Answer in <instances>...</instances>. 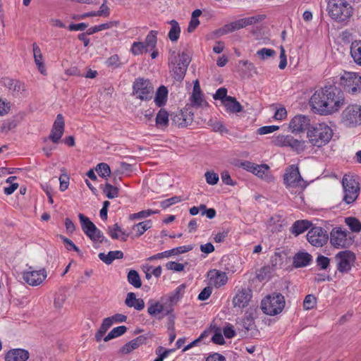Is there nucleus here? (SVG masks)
<instances>
[{"label": "nucleus", "mask_w": 361, "mask_h": 361, "mask_svg": "<svg viewBox=\"0 0 361 361\" xmlns=\"http://www.w3.org/2000/svg\"><path fill=\"white\" fill-rule=\"evenodd\" d=\"M274 271V268L269 265L264 266L257 272V279L259 281H264L269 279Z\"/></svg>", "instance_id": "nucleus-44"}, {"label": "nucleus", "mask_w": 361, "mask_h": 361, "mask_svg": "<svg viewBox=\"0 0 361 361\" xmlns=\"http://www.w3.org/2000/svg\"><path fill=\"white\" fill-rule=\"evenodd\" d=\"M289 147L297 152L303 151L305 149V141L298 140L291 136Z\"/></svg>", "instance_id": "nucleus-53"}, {"label": "nucleus", "mask_w": 361, "mask_h": 361, "mask_svg": "<svg viewBox=\"0 0 361 361\" xmlns=\"http://www.w3.org/2000/svg\"><path fill=\"white\" fill-rule=\"evenodd\" d=\"M279 128L277 126H263L257 130V133L259 135H266L273 133L275 130H277Z\"/></svg>", "instance_id": "nucleus-63"}, {"label": "nucleus", "mask_w": 361, "mask_h": 361, "mask_svg": "<svg viewBox=\"0 0 361 361\" xmlns=\"http://www.w3.org/2000/svg\"><path fill=\"white\" fill-rule=\"evenodd\" d=\"M256 54L262 60H265L269 57L274 56L276 55V51L273 49L268 48H262L259 49Z\"/></svg>", "instance_id": "nucleus-52"}, {"label": "nucleus", "mask_w": 361, "mask_h": 361, "mask_svg": "<svg viewBox=\"0 0 361 361\" xmlns=\"http://www.w3.org/2000/svg\"><path fill=\"white\" fill-rule=\"evenodd\" d=\"M128 282L134 286L135 288H139L142 286V281L138 272L135 270H130L127 275Z\"/></svg>", "instance_id": "nucleus-39"}, {"label": "nucleus", "mask_w": 361, "mask_h": 361, "mask_svg": "<svg viewBox=\"0 0 361 361\" xmlns=\"http://www.w3.org/2000/svg\"><path fill=\"white\" fill-rule=\"evenodd\" d=\"M169 113L163 109H161L156 116V126L159 128H166L169 125Z\"/></svg>", "instance_id": "nucleus-34"}, {"label": "nucleus", "mask_w": 361, "mask_h": 361, "mask_svg": "<svg viewBox=\"0 0 361 361\" xmlns=\"http://www.w3.org/2000/svg\"><path fill=\"white\" fill-rule=\"evenodd\" d=\"M341 84L351 94L361 90V76L356 73L347 72L341 78Z\"/></svg>", "instance_id": "nucleus-13"}, {"label": "nucleus", "mask_w": 361, "mask_h": 361, "mask_svg": "<svg viewBox=\"0 0 361 361\" xmlns=\"http://www.w3.org/2000/svg\"><path fill=\"white\" fill-rule=\"evenodd\" d=\"M147 338L145 336H140L126 343L120 350L121 353L122 354H129L133 350L138 348L141 345H142Z\"/></svg>", "instance_id": "nucleus-23"}, {"label": "nucleus", "mask_w": 361, "mask_h": 361, "mask_svg": "<svg viewBox=\"0 0 361 361\" xmlns=\"http://www.w3.org/2000/svg\"><path fill=\"white\" fill-rule=\"evenodd\" d=\"M317 299L313 295H307L303 301V307L306 310H312L316 305Z\"/></svg>", "instance_id": "nucleus-51"}, {"label": "nucleus", "mask_w": 361, "mask_h": 361, "mask_svg": "<svg viewBox=\"0 0 361 361\" xmlns=\"http://www.w3.org/2000/svg\"><path fill=\"white\" fill-rule=\"evenodd\" d=\"M80 222L81 224L82 229L85 233L94 226V224L90 220L88 217L85 216L83 214L80 213L78 214Z\"/></svg>", "instance_id": "nucleus-48"}, {"label": "nucleus", "mask_w": 361, "mask_h": 361, "mask_svg": "<svg viewBox=\"0 0 361 361\" xmlns=\"http://www.w3.org/2000/svg\"><path fill=\"white\" fill-rule=\"evenodd\" d=\"M66 300V295L63 293H58L54 298V305L55 308L60 310Z\"/></svg>", "instance_id": "nucleus-56"}, {"label": "nucleus", "mask_w": 361, "mask_h": 361, "mask_svg": "<svg viewBox=\"0 0 361 361\" xmlns=\"http://www.w3.org/2000/svg\"><path fill=\"white\" fill-rule=\"evenodd\" d=\"M209 125L212 128V130L215 132L227 133L228 130L220 121L209 120Z\"/></svg>", "instance_id": "nucleus-55"}, {"label": "nucleus", "mask_w": 361, "mask_h": 361, "mask_svg": "<svg viewBox=\"0 0 361 361\" xmlns=\"http://www.w3.org/2000/svg\"><path fill=\"white\" fill-rule=\"evenodd\" d=\"M166 268L169 270L180 272L183 271L185 265L176 262H169L165 265Z\"/></svg>", "instance_id": "nucleus-60"}, {"label": "nucleus", "mask_w": 361, "mask_h": 361, "mask_svg": "<svg viewBox=\"0 0 361 361\" xmlns=\"http://www.w3.org/2000/svg\"><path fill=\"white\" fill-rule=\"evenodd\" d=\"M192 116L193 114L190 112L188 114L187 111H181L179 113L171 115V123L178 128L186 127L192 123Z\"/></svg>", "instance_id": "nucleus-20"}, {"label": "nucleus", "mask_w": 361, "mask_h": 361, "mask_svg": "<svg viewBox=\"0 0 361 361\" xmlns=\"http://www.w3.org/2000/svg\"><path fill=\"white\" fill-rule=\"evenodd\" d=\"M291 135H281L276 139V144L283 147H289Z\"/></svg>", "instance_id": "nucleus-64"}, {"label": "nucleus", "mask_w": 361, "mask_h": 361, "mask_svg": "<svg viewBox=\"0 0 361 361\" xmlns=\"http://www.w3.org/2000/svg\"><path fill=\"white\" fill-rule=\"evenodd\" d=\"M285 299L282 294L274 293L265 297L261 302L264 313L268 315H276L282 312L285 307Z\"/></svg>", "instance_id": "nucleus-6"}, {"label": "nucleus", "mask_w": 361, "mask_h": 361, "mask_svg": "<svg viewBox=\"0 0 361 361\" xmlns=\"http://www.w3.org/2000/svg\"><path fill=\"white\" fill-rule=\"evenodd\" d=\"M59 237L61 239V240L63 241L66 248L68 250H73L75 252H77L78 253L80 252V250H79V248L74 244V243L72 240H71L68 238L64 237L61 235Z\"/></svg>", "instance_id": "nucleus-58"}, {"label": "nucleus", "mask_w": 361, "mask_h": 361, "mask_svg": "<svg viewBox=\"0 0 361 361\" xmlns=\"http://www.w3.org/2000/svg\"><path fill=\"white\" fill-rule=\"evenodd\" d=\"M283 180L286 186L289 188H298L302 190L306 186L300 176L298 167L295 165H291L287 168L283 176Z\"/></svg>", "instance_id": "nucleus-12"}, {"label": "nucleus", "mask_w": 361, "mask_h": 361, "mask_svg": "<svg viewBox=\"0 0 361 361\" xmlns=\"http://www.w3.org/2000/svg\"><path fill=\"white\" fill-rule=\"evenodd\" d=\"M329 239L327 232L322 227H312L307 234V240L313 246L320 247L325 245Z\"/></svg>", "instance_id": "nucleus-14"}, {"label": "nucleus", "mask_w": 361, "mask_h": 361, "mask_svg": "<svg viewBox=\"0 0 361 361\" xmlns=\"http://www.w3.org/2000/svg\"><path fill=\"white\" fill-rule=\"evenodd\" d=\"M207 331H209L208 335L211 333H214V335L212 337V341L214 343L219 345L224 344L225 341L221 334V330L219 327L212 324L210 326V329Z\"/></svg>", "instance_id": "nucleus-37"}, {"label": "nucleus", "mask_w": 361, "mask_h": 361, "mask_svg": "<svg viewBox=\"0 0 361 361\" xmlns=\"http://www.w3.org/2000/svg\"><path fill=\"white\" fill-rule=\"evenodd\" d=\"M269 167L267 164H261V165H257L255 167V170L253 171V173L258 177H260L262 178H265L266 180H269L271 178V177L269 174Z\"/></svg>", "instance_id": "nucleus-40"}, {"label": "nucleus", "mask_w": 361, "mask_h": 361, "mask_svg": "<svg viewBox=\"0 0 361 361\" xmlns=\"http://www.w3.org/2000/svg\"><path fill=\"white\" fill-rule=\"evenodd\" d=\"M108 233L113 239L120 238L122 241H126L128 233L123 231L118 224H114L112 227L108 228Z\"/></svg>", "instance_id": "nucleus-29"}, {"label": "nucleus", "mask_w": 361, "mask_h": 361, "mask_svg": "<svg viewBox=\"0 0 361 361\" xmlns=\"http://www.w3.org/2000/svg\"><path fill=\"white\" fill-rule=\"evenodd\" d=\"M350 54L354 61L361 66V41H355L350 46Z\"/></svg>", "instance_id": "nucleus-35"}, {"label": "nucleus", "mask_w": 361, "mask_h": 361, "mask_svg": "<svg viewBox=\"0 0 361 361\" xmlns=\"http://www.w3.org/2000/svg\"><path fill=\"white\" fill-rule=\"evenodd\" d=\"M211 281L216 287H221L226 283L228 277L225 272L214 270L211 272Z\"/></svg>", "instance_id": "nucleus-31"}, {"label": "nucleus", "mask_w": 361, "mask_h": 361, "mask_svg": "<svg viewBox=\"0 0 361 361\" xmlns=\"http://www.w3.org/2000/svg\"><path fill=\"white\" fill-rule=\"evenodd\" d=\"M307 135L313 146L321 147L331 140L333 130L324 123H317L308 130Z\"/></svg>", "instance_id": "nucleus-2"}, {"label": "nucleus", "mask_w": 361, "mask_h": 361, "mask_svg": "<svg viewBox=\"0 0 361 361\" xmlns=\"http://www.w3.org/2000/svg\"><path fill=\"white\" fill-rule=\"evenodd\" d=\"M65 122L62 114L57 115L53 124L49 138L54 142L58 143L64 132Z\"/></svg>", "instance_id": "nucleus-17"}, {"label": "nucleus", "mask_w": 361, "mask_h": 361, "mask_svg": "<svg viewBox=\"0 0 361 361\" xmlns=\"http://www.w3.org/2000/svg\"><path fill=\"white\" fill-rule=\"evenodd\" d=\"M310 119L304 115H297L293 117L289 123V128L292 133H300L308 128L310 126Z\"/></svg>", "instance_id": "nucleus-19"}, {"label": "nucleus", "mask_w": 361, "mask_h": 361, "mask_svg": "<svg viewBox=\"0 0 361 361\" xmlns=\"http://www.w3.org/2000/svg\"><path fill=\"white\" fill-rule=\"evenodd\" d=\"M1 84L9 90L12 91L15 94H18L21 91L25 90V85L23 83L9 78H1Z\"/></svg>", "instance_id": "nucleus-22"}, {"label": "nucleus", "mask_w": 361, "mask_h": 361, "mask_svg": "<svg viewBox=\"0 0 361 361\" xmlns=\"http://www.w3.org/2000/svg\"><path fill=\"white\" fill-rule=\"evenodd\" d=\"M32 50L35 62L38 68V70L40 71L42 74L44 75L46 70L44 68L43 56L41 52V49L36 43H34L32 44Z\"/></svg>", "instance_id": "nucleus-30"}, {"label": "nucleus", "mask_w": 361, "mask_h": 361, "mask_svg": "<svg viewBox=\"0 0 361 361\" xmlns=\"http://www.w3.org/2000/svg\"><path fill=\"white\" fill-rule=\"evenodd\" d=\"M151 227V221H145L140 222L134 226L133 229L137 230V236L142 235L147 230Z\"/></svg>", "instance_id": "nucleus-50"}, {"label": "nucleus", "mask_w": 361, "mask_h": 361, "mask_svg": "<svg viewBox=\"0 0 361 361\" xmlns=\"http://www.w3.org/2000/svg\"><path fill=\"white\" fill-rule=\"evenodd\" d=\"M123 253L122 251H110L107 255L102 252L99 254V258L106 264H110L114 259H122Z\"/></svg>", "instance_id": "nucleus-32"}, {"label": "nucleus", "mask_w": 361, "mask_h": 361, "mask_svg": "<svg viewBox=\"0 0 361 361\" xmlns=\"http://www.w3.org/2000/svg\"><path fill=\"white\" fill-rule=\"evenodd\" d=\"M47 276V271L42 268L38 271L33 270L32 267H30L27 270L25 271L23 274V280L30 286H37L43 283Z\"/></svg>", "instance_id": "nucleus-15"}, {"label": "nucleus", "mask_w": 361, "mask_h": 361, "mask_svg": "<svg viewBox=\"0 0 361 361\" xmlns=\"http://www.w3.org/2000/svg\"><path fill=\"white\" fill-rule=\"evenodd\" d=\"M342 121L346 126L354 127L361 124V106L348 105L342 113Z\"/></svg>", "instance_id": "nucleus-11"}, {"label": "nucleus", "mask_w": 361, "mask_h": 361, "mask_svg": "<svg viewBox=\"0 0 361 361\" xmlns=\"http://www.w3.org/2000/svg\"><path fill=\"white\" fill-rule=\"evenodd\" d=\"M190 61L191 58L188 54L183 52L176 56L175 52H173L169 59V64L176 80L181 81L184 78Z\"/></svg>", "instance_id": "nucleus-4"}, {"label": "nucleus", "mask_w": 361, "mask_h": 361, "mask_svg": "<svg viewBox=\"0 0 361 361\" xmlns=\"http://www.w3.org/2000/svg\"><path fill=\"white\" fill-rule=\"evenodd\" d=\"M213 97L216 100H221L222 103L224 104V101L226 99V97H228L227 95V89L225 87H220L216 90Z\"/></svg>", "instance_id": "nucleus-61"}, {"label": "nucleus", "mask_w": 361, "mask_h": 361, "mask_svg": "<svg viewBox=\"0 0 361 361\" xmlns=\"http://www.w3.org/2000/svg\"><path fill=\"white\" fill-rule=\"evenodd\" d=\"M206 181L208 184L214 185L219 181V175L213 171H207L204 174Z\"/></svg>", "instance_id": "nucleus-57"}, {"label": "nucleus", "mask_w": 361, "mask_h": 361, "mask_svg": "<svg viewBox=\"0 0 361 361\" xmlns=\"http://www.w3.org/2000/svg\"><path fill=\"white\" fill-rule=\"evenodd\" d=\"M96 171L98 173V174L104 178H106L111 174L110 167L106 163H100L97 164L96 167Z\"/></svg>", "instance_id": "nucleus-49"}, {"label": "nucleus", "mask_w": 361, "mask_h": 361, "mask_svg": "<svg viewBox=\"0 0 361 361\" xmlns=\"http://www.w3.org/2000/svg\"><path fill=\"white\" fill-rule=\"evenodd\" d=\"M130 51L133 55L138 56L144 52H147L149 49L142 42H135L131 46Z\"/></svg>", "instance_id": "nucleus-46"}, {"label": "nucleus", "mask_w": 361, "mask_h": 361, "mask_svg": "<svg viewBox=\"0 0 361 361\" xmlns=\"http://www.w3.org/2000/svg\"><path fill=\"white\" fill-rule=\"evenodd\" d=\"M106 64L108 67L112 68H117L121 66V63L119 61V57L117 54H114L110 56L106 61Z\"/></svg>", "instance_id": "nucleus-59"}, {"label": "nucleus", "mask_w": 361, "mask_h": 361, "mask_svg": "<svg viewBox=\"0 0 361 361\" xmlns=\"http://www.w3.org/2000/svg\"><path fill=\"white\" fill-rule=\"evenodd\" d=\"M157 32L151 30L146 36L145 40L143 43L149 50H152L156 47L157 42Z\"/></svg>", "instance_id": "nucleus-42"}, {"label": "nucleus", "mask_w": 361, "mask_h": 361, "mask_svg": "<svg viewBox=\"0 0 361 361\" xmlns=\"http://www.w3.org/2000/svg\"><path fill=\"white\" fill-rule=\"evenodd\" d=\"M252 298V291L249 288H243L237 292L233 299L234 307L243 309L247 307Z\"/></svg>", "instance_id": "nucleus-18"}, {"label": "nucleus", "mask_w": 361, "mask_h": 361, "mask_svg": "<svg viewBox=\"0 0 361 361\" xmlns=\"http://www.w3.org/2000/svg\"><path fill=\"white\" fill-rule=\"evenodd\" d=\"M312 257L307 252H298L293 257V265L295 267H303L307 266L312 261Z\"/></svg>", "instance_id": "nucleus-26"}, {"label": "nucleus", "mask_w": 361, "mask_h": 361, "mask_svg": "<svg viewBox=\"0 0 361 361\" xmlns=\"http://www.w3.org/2000/svg\"><path fill=\"white\" fill-rule=\"evenodd\" d=\"M30 353L23 348H15L8 350L5 355V361H27Z\"/></svg>", "instance_id": "nucleus-21"}, {"label": "nucleus", "mask_w": 361, "mask_h": 361, "mask_svg": "<svg viewBox=\"0 0 361 361\" xmlns=\"http://www.w3.org/2000/svg\"><path fill=\"white\" fill-rule=\"evenodd\" d=\"M327 9L329 16L338 22L348 20L353 13L352 6L345 0H330Z\"/></svg>", "instance_id": "nucleus-3"}, {"label": "nucleus", "mask_w": 361, "mask_h": 361, "mask_svg": "<svg viewBox=\"0 0 361 361\" xmlns=\"http://www.w3.org/2000/svg\"><path fill=\"white\" fill-rule=\"evenodd\" d=\"M168 96V90L165 86H160L155 95L154 102L156 105L161 107L165 105Z\"/></svg>", "instance_id": "nucleus-33"}, {"label": "nucleus", "mask_w": 361, "mask_h": 361, "mask_svg": "<svg viewBox=\"0 0 361 361\" xmlns=\"http://www.w3.org/2000/svg\"><path fill=\"white\" fill-rule=\"evenodd\" d=\"M173 309L169 305V301L164 300V296L161 298L159 302H149V305L147 309V312L149 315L154 316L157 314L164 312V315H168L172 312Z\"/></svg>", "instance_id": "nucleus-16"}, {"label": "nucleus", "mask_w": 361, "mask_h": 361, "mask_svg": "<svg viewBox=\"0 0 361 361\" xmlns=\"http://www.w3.org/2000/svg\"><path fill=\"white\" fill-rule=\"evenodd\" d=\"M345 223L349 226L352 232L358 233L361 231V223L355 217H347Z\"/></svg>", "instance_id": "nucleus-45"}, {"label": "nucleus", "mask_w": 361, "mask_h": 361, "mask_svg": "<svg viewBox=\"0 0 361 361\" xmlns=\"http://www.w3.org/2000/svg\"><path fill=\"white\" fill-rule=\"evenodd\" d=\"M330 259L323 255H319L317 258V264L322 269H326L329 266Z\"/></svg>", "instance_id": "nucleus-62"}, {"label": "nucleus", "mask_w": 361, "mask_h": 361, "mask_svg": "<svg viewBox=\"0 0 361 361\" xmlns=\"http://www.w3.org/2000/svg\"><path fill=\"white\" fill-rule=\"evenodd\" d=\"M311 226L312 223L308 220H298L292 225L290 232L297 236L306 231Z\"/></svg>", "instance_id": "nucleus-27"}, {"label": "nucleus", "mask_w": 361, "mask_h": 361, "mask_svg": "<svg viewBox=\"0 0 361 361\" xmlns=\"http://www.w3.org/2000/svg\"><path fill=\"white\" fill-rule=\"evenodd\" d=\"M229 113L237 114L243 111V106L235 97L228 96L223 104Z\"/></svg>", "instance_id": "nucleus-28"}, {"label": "nucleus", "mask_w": 361, "mask_h": 361, "mask_svg": "<svg viewBox=\"0 0 361 361\" xmlns=\"http://www.w3.org/2000/svg\"><path fill=\"white\" fill-rule=\"evenodd\" d=\"M171 25V29L169 32V38L171 42H176L180 36V27L178 23L175 20H171L169 22Z\"/></svg>", "instance_id": "nucleus-36"}, {"label": "nucleus", "mask_w": 361, "mask_h": 361, "mask_svg": "<svg viewBox=\"0 0 361 361\" xmlns=\"http://www.w3.org/2000/svg\"><path fill=\"white\" fill-rule=\"evenodd\" d=\"M329 239L335 248H348L353 244L355 235L345 228L335 227L330 232Z\"/></svg>", "instance_id": "nucleus-5"}, {"label": "nucleus", "mask_w": 361, "mask_h": 361, "mask_svg": "<svg viewBox=\"0 0 361 361\" xmlns=\"http://www.w3.org/2000/svg\"><path fill=\"white\" fill-rule=\"evenodd\" d=\"M155 213H157V212L153 211L152 209L142 210L140 212L130 214V219L134 220V219H145V218L149 216L150 214H155Z\"/></svg>", "instance_id": "nucleus-54"}, {"label": "nucleus", "mask_w": 361, "mask_h": 361, "mask_svg": "<svg viewBox=\"0 0 361 361\" xmlns=\"http://www.w3.org/2000/svg\"><path fill=\"white\" fill-rule=\"evenodd\" d=\"M265 16L264 15H257L241 18L224 25L216 31V33L220 36L226 35L235 30H238L241 28L245 27L247 25H254L259 21L263 20Z\"/></svg>", "instance_id": "nucleus-7"}, {"label": "nucleus", "mask_w": 361, "mask_h": 361, "mask_svg": "<svg viewBox=\"0 0 361 361\" xmlns=\"http://www.w3.org/2000/svg\"><path fill=\"white\" fill-rule=\"evenodd\" d=\"M355 255L350 250L341 251L335 256L336 267L339 272L346 274L350 271L355 262Z\"/></svg>", "instance_id": "nucleus-10"}, {"label": "nucleus", "mask_w": 361, "mask_h": 361, "mask_svg": "<svg viewBox=\"0 0 361 361\" xmlns=\"http://www.w3.org/2000/svg\"><path fill=\"white\" fill-rule=\"evenodd\" d=\"M343 188V201L345 203H353L360 194V185L355 178L350 175H344L342 178Z\"/></svg>", "instance_id": "nucleus-8"}, {"label": "nucleus", "mask_w": 361, "mask_h": 361, "mask_svg": "<svg viewBox=\"0 0 361 361\" xmlns=\"http://www.w3.org/2000/svg\"><path fill=\"white\" fill-rule=\"evenodd\" d=\"M191 104L193 107L199 108V107H207L208 106V103L202 98V94H192L190 97Z\"/></svg>", "instance_id": "nucleus-43"}, {"label": "nucleus", "mask_w": 361, "mask_h": 361, "mask_svg": "<svg viewBox=\"0 0 361 361\" xmlns=\"http://www.w3.org/2000/svg\"><path fill=\"white\" fill-rule=\"evenodd\" d=\"M92 240L99 243L106 242L107 239L104 236L102 232L95 225L85 233Z\"/></svg>", "instance_id": "nucleus-38"}, {"label": "nucleus", "mask_w": 361, "mask_h": 361, "mask_svg": "<svg viewBox=\"0 0 361 361\" xmlns=\"http://www.w3.org/2000/svg\"><path fill=\"white\" fill-rule=\"evenodd\" d=\"M154 87L149 80L137 78L133 85V93L141 100H149L152 97Z\"/></svg>", "instance_id": "nucleus-9"}, {"label": "nucleus", "mask_w": 361, "mask_h": 361, "mask_svg": "<svg viewBox=\"0 0 361 361\" xmlns=\"http://www.w3.org/2000/svg\"><path fill=\"white\" fill-rule=\"evenodd\" d=\"M185 289V284L178 286L174 292L164 296V300L169 301V305L173 309V306L177 304L179 300L183 297Z\"/></svg>", "instance_id": "nucleus-24"}, {"label": "nucleus", "mask_w": 361, "mask_h": 361, "mask_svg": "<svg viewBox=\"0 0 361 361\" xmlns=\"http://www.w3.org/2000/svg\"><path fill=\"white\" fill-rule=\"evenodd\" d=\"M126 331L127 327L125 326L115 327L104 338V341L107 342L113 338L123 335L126 332Z\"/></svg>", "instance_id": "nucleus-41"}, {"label": "nucleus", "mask_w": 361, "mask_h": 361, "mask_svg": "<svg viewBox=\"0 0 361 361\" xmlns=\"http://www.w3.org/2000/svg\"><path fill=\"white\" fill-rule=\"evenodd\" d=\"M345 104L343 92L334 85L325 86L317 90L310 99V105L321 115L338 112Z\"/></svg>", "instance_id": "nucleus-1"}, {"label": "nucleus", "mask_w": 361, "mask_h": 361, "mask_svg": "<svg viewBox=\"0 0 361 361\" xmlns=\"http://www.w3.org/2000/svg\"><path fill=\"white\" fill-rule=\"evenodd\" d=\"M103 193L105 195L106 197L109 199H113L118 195V188L111 185V184L106 183L102 187Z\"/></svg>", "instance_id": "nucleus-47"}, {"label": "nucleus", "mask_w": 361, "mask_h": 361, "mask_svg": "<svg viewBox=\"0 0 361 361\" xmlns=\"http://www.w3.org/2000/svg\"><path fill=\"white\" fill-rule=\"evenodd\" d=\"M126 305L129 307H134L137 310H142L145 307V302L141 298H136L135 293H128L127 294L126 300Z\"/></svg>", "instance_id": "nucleus-25"}]
</instances>
